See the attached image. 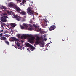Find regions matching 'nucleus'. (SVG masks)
Listing matches in <instances>:
<instances>
[{"label":"nucleus","mask_w":76,"mask_h":76,"mask_svg":"<svg viewBox=\"0 0 76 76\" xmlns=\"http://www.w3.org/2000/svg\"><path fill=\"white\" fill-rule=\"evenodd\" d=\"M3 36H4V37H8V35L7 34H5L3 35Z\"/></svg>","instance_id":"28"},{"label":"nucleus","mask_w":76,"mask_h":76,"mask_svg":"<svg viewBox=\"0 0 76 76\" xmlns=\"http://www.w3.org/2000/svg\"><path fill=\"white\" fill-rule=\"evenodd\" d=\"M62 41H64V40H63V39H62Z\"/></svg>","instance_id":"43"},{"label":"nucleus","mask_w":76,"mask_h":76,"mask_svg":"<svg viewBox=\"0 0 76 76\" xmlns=\"http://www.w3.org/2000/svg\"><path fill=\"white\" fill-rule=\"evenodd\" d=\"M0 39L1 41H5L7 38L4 36H2L0 37Z\"/></svg>","instance_id":"9"},{"label":"nucleus","mask_w":76,"mask_h":76,"mask_svg":"<svg viewBox=\"0 0 76 76\" xmlns=\"http://www.w3.org/2000/svg\"><path fill=\"white\" fill-rule=\"evenodd\" d=\"M0 8L1 9H2V10H3V9H4V10H6V7L4 6H1Z\"/></svg>","instance_id":"14"},{"label":"nucleus","mask_w":76,"mask_h":76,"mask_svg":"<svg viewBox=\"0 0 76 76\" xmlns=\"http://www.w3.org/2000/svg\"><path fill=\"white\" fill-rule=\"evenodd\" d=\"M23 25L24 26H25V27H26V28H28V25H27L26 24H23Z\"/></svg>","instance_id":"21"},{"label":"nucleus","mask_w":76,"mask_h":76,"mask_svg":"<svg viewBox=\"0 0 76 76\" xmlns=\"http://www.w3.org/2000/svg\"><path fill=\"white\" fill-rule=\"evenodd\" d=\"M3 34H6V31L4 32L3 33H2Z\"/></svg>","instance_id":"36"},{"label":"nucleus","mask_w":76,"mask_h":76,"mask_svg":"<svg viewBox=\"0 0 76 76\" xmlns=\"http://www.w3.org/2000/svg\"><path fill=\"white\" fill-rule=\"evenodd\" d=\"M3 26L2 25H1V27H2V28H3Z\"/></svg>","instance_id":"38"},{"label":"nucleus","mask_w":76,"mask_h":76,"mask_svg":"<svg viewBox=\"0 0 76 76\" xmlns=\"http://www.w3.org/2000/svg\"><path fill=\"white\" fill-rule=\"evenodd\" d=\"M21 29H24V28H25V27L22 26H21Z\"/></svg>","instance_id":"27"},{"label":"nucleus","mask_w":76,"mask_h":76,"mask_svg":"<svg viewBox=\"0 0 76 76\" xmlns=\"http://www.w3.org/2000/svg\"><path fill=\"white\" fill-rule=\"evenodd\" d=\"M36 32H40V30H37L36 31Z\"/></svg>","instance_id":"35"},{"label":"nucleus","mask_w":76,"mask_h":76,"mask_svg":"<svg viewBox=\"0 0 76 76\" xmlns=\"http://www.w3.org/2000/svg\"><path fill=\"white\" fill-rule=\"evenodd\" d=\"M5 42L8 45H9V42L8 41H5Z\"/></svg>","instance_id":"22"},{"label":"nucleus","mask_w":76,"mask_h":76,"mask_svg":"<svg viewBox=\"0 0 76 76\" xmlns=\"http://www.w3.org/2000/svg\"><path fill=\"white\" fill-rule=\"evenodd\" d=\"M45 26H47V24H46Z\"/></svg>","instance_id":"41"},{"label":"nucleus","mask_w":76,"mask_h":76,"mask_svg":"<svg viewBox=\"0 0 76 76\" xmlns=\"http://www.w3.org/2000/svg\"><path fill=\"white\" fill-rule=\"evenodd\" d=\"M8 18V17L6 16H4L2 17H1V20L3 22H6L7 21L6 19Z\"/></svg>","instance_id":"3"},{"label":"nucleus","mask_w":76,"mask_h":76,"mask_svg":"<svg viewBox=\"0 0 76 76\" xmlns=\"http://www.w3.org/2000/svg\"><path fill=\"white\" fill-rule=\"evenodd\" d=\"M34 37H31V38H29L28 39L29 42H30V43H33V41H34Z\"/></svg>","instance_id":"7"},{"label":"nucleus","mask_w":76,"mask_h":76,"mask_svg":"<svg viewBox=\"0 0 76 76\" xmlns=\"http://www.w3.org/2000/svg\"><path fill=\"white\" fill-rule=\"evenodd\" d=\"M9 6L10 7H13V8H15L16 6V5L12 4H9Z\"/></svg>","instance_id":"11"},{"label":"nucleus","mask_w":76,"mask_h":76,"mask_svg":"<svg viewBox=\"0 0 76 76\" xmlns=\"http://www.w3.org/2000/svg\"><path fill=\"white\" fill-rule=\"evenodd\" d=\"M7 13L9 14V15H12V14H11V13H12V11H7Z\"/></svg>","instance_id":"19"},{"label":"nucleus","mask_w":76,"mask_h":76,"mask_svg":"<svg viewBox=\"0 0 76 76\" xmlns=\"http://www.w3.org/2000/svg\"><path fill=\"white\" fill-rule=\"evenodd\" d=\"M47 47H48V44L47 45Z\"/></svg>","instance_id":"40"},{"label":"nucleus","mask_w":76,"mask_h":76,"mask_svg":"<svg viewBox=\"0 0 76 76\" xmlns=\"http://www.w3.org/2000/svg\"><path fill=\"white\" fill-rule=\"evenodd\" d=\"M33 26H34V27H35V28H37V26L35 24H33Z\"/></svg>","instance_id":"32"},{"label":"nucleus","mask_w":76,"mask_h":76,"mask_svg":"<svg viewBox=\"0 0 76 76\" xmlns=\"http://www.w3.org/2000/svg\"><path fill=\"white\" fill-rule=\"evenodd\" d=\"M28 49H29V48H27V50H28Z\"/></svg>","instance_id":"44"},{"label":"nucleus","mask_w":76,"mask_h":76,"mask_svg":"<svg viewBox=\"0 0 76 76\" xmlns=\"http://www.w3.org/2000/svg\"><path fill=\"white\" fill-rule=\"evenodd\" d=\"M27 12L28 14L30 15L31 16L34 15L33 14V12L32 10H31V7H29L27 9Z\"/></svg>","instance_id":"2"},{"label":"nucleus","mask_w":76,"mask_h":76,"mask_svg":"<svg viewBox=\"0 0 76 76\" xmlns=\"http://www.w3.org/2000/svg\"><path fill=\"white\" fill-rule=\"evenodd\" d=\"M26 2V0H23L22 1V4H24Z\"/></svg>","instance_id":"24"},{"label":"nucleus","mask_w":76,"mask_h":76,"mask_svg":"<svg viewBox=\"0 0 76 76\" xmlns=\"http://www.w3.org/2000/svg\"><path fill=\"white\" fill-rule=\"evenodd\" d=\"M3 16H7V14L6 13H4L3 14Z\"/></svg>","instance_id":"23"},{"label":"nucleus","mask_w":76,"mask_h":76,"mask_svg":"<svg viewBox=\"0 0 76 76\" xmlns=\"http://www.w3.org/2000/svg\"><path fill=\"white\" fill-rule=\"evenodd\" d=\"M3 34L2 33L0 34V37L1 38V37H3L2 36H3Z\"/></svg>","instance_id":"25"},{"label":"nucleus","mask_w":76,"mask_h":76,"mask_svg":"<svg viewBox=\"0 0 76 76\" xmlns=\"http://www.w3.org/2000/svg\"><path fill=\"white\" fill-rule=\"evenodd\" d=\"M31 45H32L30 44L29 43H27L26 45V46H27V47H30Z\"/></svg>","instance_id":"18"},{"label":"nucleus","mask_w":76,"mask_h":76,"mask_svg":"<svg viewBox=\"0 0 76 76\" xmlns=\"http://www.w3.org/2000/svg\"><path fill=\"white\" fill-rule=\"evenodd\" d=\"M30 27H29L28 28V30H29V31H32L33 30V28H32V26L31 25L30 26Z\"/></svg>","instance_id":"16"},{"label":"nucleus","mask_w":76,"mask_h":76,"mask_svg":"<svg viewBox=\"0 0 76 76\" xmlns=\"http://www.w3.org/2000/svg\"><path fill=\"white\" fill-rule=\"evenodd\" d=\"M47 21H46V20H45L44 21V23L45 24H46V23H47Z\"/></svg>","instance_id":"29"},{"label":"nucleus","mask_w":76,"mask_h":76,"mask_svg":"<svg viewBox=\"0 0 76 76\" xmlns=\"http://www.w3.org/2000/svg\"><path fill=\"white\" fill-rule=\"evenodd\" d=\"M16 1H18V2H22V0H16Z\"/></svg>","instance_id":"26"},{"label":"nucleus","mask_w":76,"mask_h":76,"mask_svg":"<svg viewBox=\"0 0 76 76\" xmlns=\"http://www.w3.org/2000/svg\"><path fill=\"white\" fill-rule=\"evenodd\" d=\"M20 14H21V15H26V12H25L22 10H21V12H20Z\"/></svg>","instance_id":"13"},{"label":"nucleus","mask_w":76,"mask_h":76,"mask_svg":"<svg viewBox=\"0 0 76 76\" xmlns=\"http://www.w3.org/2000/svg\"><path fill=\"white\" fill-rule=\"evenodd\" d=\"M17 37H18V38H20V35H17Z\"/></svg>","instance_id":"31"},{"label":"nucleus","mask_w":76,"mask_h":76,"mask_svg":"<svg viewBox=\"0 0 76 76\" xmlns=\"http://www.w3.org/2000/svg\"><path fill=\"white\" fill-rule=\"evenodd\" d=\"M14 17L16 18V20H18V21H19V20H20V17L18 16V15H15Z\"/></svg>","instance_id":"10"},{"label":"nucleus","mask_w":76,"mask_h":76,"mask_svg":"<svg viewBox=\"0 0 76 76\" xmlns=\"http://www.w3.org/2000/svg\"><path fill=\"white\" fill-rule=\"evenodd\" d=\"M10 40L11 41H18V39L14 37H12L10 38Z\"/></svg>","instance_id":"5"},{"label":"nucleus","mask_w":76,"mask_h":76,"mask_svg":"<svg viewBox=\"0 0 76 76\" xmlns=\"http://www.w3.org/2000/svg\"><path fill=\"white\" fill-rule=\"evenodd\" d=\"M28 37H31V35H28Z\"/></svg>","instance_id":"37"},{"label":"nucleus","mask_w":76,"mask_h":76,"mask_svg":"<svg viewBox=\"0 0 76 76\" xmlns=\"http://www.w3.org/2000/svg\"><path fill=\"white\" fill-rule=\"evenodd\" d=\"M27 37V36L26 35H23L21 36V38L23 39H25Z\"/></svg>","instance_id":"12"},{"label":"nucleus","mask_w":76,"mask_h":76,"mask_svg":"<svg viewBox=\"0 0 76 76\" xmlns=\"http://www.w3.org/2000/svg\"><path fill=\"white\" fill-rule=\"evenodd\" d=\"M14 8H15L16 11H17V12H18L19 13H20V12H21L22 11L20 8L19 7H18L16 6V5H15V6Z\"/></svg>","instance_id":"4"},{"label":"nucleus","mask_w":76,"mask_h":76,"mask_svg":"<svg viewBox=\"0 0 76 76\" xmlns=\"http://www.w3.org/2000/svg\"><path fill=\"white\" fill-rule=\"evenodd\" d=\"M32 20H30V23H32Z\"/></svg>","instance_id":"39"},{"label":"nucleus","mask_w":76,"mask_h":76,"mask_svg":"<svg viewBox=\"0 0 76 76\" xmlns=\"http://www.w3.org/2000/svg\"><path fill=\"white\" fill-rule=\"evenodd\" d=\"M40 43V47H44V42L42 41V42L41 41V42Z\"/></svg>","instance_id":"8"},{"label":"nucleus","mask_w":76,"mask_h":76,"mask_svg":"<svg viewBox=\"0 0 76 76\" xmlns=\"http://www.w3.org/2000/svg\"><path fill=\"white\" fill-rule=\"evenodd\" d=\"M23 21H25V20H23Z\"/></svg>","instance_id":"42"},{"label":"nucleus","mask_w":76,"mask_h":76,"mask_svg":"<svg viewBox=\"0 0 76 76\" xmlns=\"http://www.w3.org/2000/svg\"><path fill=\"white\" fill-rule=\"evenodd\" d=\"M11 26H12L13 28L14 27H15L16 26V24L14 23H11Z\"/></svg>","instance_id":"17"},{"label":"nucleus","mask_w":76,"mask_h":76,"mask_svg":"<svg viewBox=\"0 0 76 76\" xmlns=\"http://www.w3.org/2000/svg\"><path fill=\"white\" fill-rule=\"evenodd\" d=\"M55 25H53L52 26H51L49 28V31H52V30H54L55 29V28H56V27Z\"/></svg>","instance_id":"6"},{"label":"nucleus","mask_w":76,"mask_h":76,"mask_svg":"<svg viewBox=\"0 0 76 76\" xmlns=\"http://www.w3.org/2000/svg\"><path fill=\"white\" fill-rule=\"evenodd\" d=\"M4 31H3V30H0V33H1V32H3Z\"/></svg>","instance_id":"30"},{"label":"nucleus","mask_w":76,"mask_h":76,"mask_svg":"<svg viewBox=\"0 0 76 76\" xmlns=\"http://www.w3.org/2000/svg\"><path fill=\"white\" fill-rule=\"evenodd\" d=\"M1 24L2 25H3V26H4V23H2Z\"/></svg>","instance_id":"33"},{"label":"nucleus","mask_w":76,"mask_h":76,"mask_svg":"<svg viewBox=\"0 0 76 76\" xmlns=\"http://www.w3.org/2000/svg\"><path fill=\"white\" fill-rule=\"evenodd\" d=\"M16 44H17V46L18 47H20V44L19 43H16Z\"/></svg>","instance_id":"20"},{"label":"nucleus","mask_w":76,"mask_h":76,"mask_svg":"<svg viewBox=\"0 0 76 76\" xmlns=\"http://www.w3.org/2000/svg\"><path fill=\"white\" fill-rule=\"evenodd\" d=\"M22 4V5H23V4Z\"/></svg>","instance_id":"45"},{"label":"nucleus","mask_w":76,"mask_h":76,"mask_svg":"<svg viewBox=\"0 0 76 76\" xmlns=\"http://www.w3.org/2000/svg\"><path fill=\"white\" fill-rule=\"evenodd\" d=\"M47 40V39L45 38L44 39V40L45 41H46Z\"/></svg>","instance_id":"34"},{"label":"nucleus","mask_w":76,"mask_h":76,"mask_svg":"<svg viewBox=\"0 0 76 76\" xmlns=\"http://www.w3.org/2000/svg\"><path fill=\"white\" fill-rule=\"evenodd\" d=\"M36 41L35 42V44H34V47H36L35 45H37V44H40L41 42V41L39 40V37L38 36H37L36 37Z\"/></svg>","instance_id":"1"},{"label":"nucleus","mask_w":76,"mask_h":76,"mask_svg":"<svg viewBox=\"0 0 76 76\" xmlns=\"http://www.w3.org/2000/svg\"><path fill=\"white\" fill-rule=\"evenodd\" d=\"M30 47V50L31 51H34L35 49V47H34L32 45Z\"/></svg>","instance_id":"15"}]
</instances>
